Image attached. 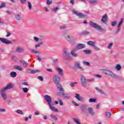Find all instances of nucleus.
<instances>
[{
    "mask_svg": "<svg viewBox=\"0 0 124 124\" xmlns=\"http://www.w3.org/2000/svg\"><path fill=\"white\" fill-rule=\"evenodd\" d=\"M93 81H94V78H93L86 79V78H85L84 76H81V84L84 88H87V85H86V84H87V82H93Z\"/></svg>",
    "mask_w": 124,
    "mask_h": 124,
    "instance_id": "obj_1",
    "label": "nucleus"
},
{
    "mask_svg": "<svg viewBox=\"0 0 124 124\" xmlns=\"http://www.w3.org/2000/svg\"><path fill=\"white\" fill-rule=\"evenodd\" d=\"M88 106L87 105H84L82 106V110L85 114L87 113H89L91 115H94V112L93 111V109L92 108H89L88 110H87Z\"/></svg>",
    "mask_w": 124,
    "mask_h": 124,
    "instance_id": "obj_2",
    "label": "nucleus"
},
{
    "mask_svg": "<svg viewBox=\"0 0 124 124\" xmlns=\"http://www.w3.org/2000/svg\"><path fill=\"white\" fill-rule=\"evenodd\" d=\"M103 72L106 74V75H108V76H111V77H112L113 78H116L117 77V75L110 70L105 69L103 70Z\"/></svg>",
    "mask_w": 124,
    "mask_h": 124,
    "instance_id": "obj_3",
    "label": "nucleus"
},
{
    "mask_svg": "<svg viewBox=\"0 0 124 124\" xmlns=\"http://www.w3.org/2000/svg\"><path fill=\"white\" fill-rule=\"evenodd\" d=\"M89 25L92 27V28H94L95 29H96L98 30V31H102V28H101V27L99 26L98 25L96 24L95 23H93L92 21H90L89 22Z\"/></svg>",
    "mask_w": 124,
    "mask_h": 124,
    "instance_id": "obj_4",
    "label": "nucleus"
},
{
    "mask_svg": "<svg viewBox=\"0 0 124 124\" xmlns=\"http://www.w3.org/2000/svg\"><path fill=\"white\" fill-rule=\"evenodd\" d=\"M53 82L55 84L58 85L60 84V82L61 81V78L59 77V76L55 75L53 78Z\"/></svg>",
    "mask_w": 124,
    "mask_h": 124,
    "instance_id": "obj_5",
    "label": "nucleus"
},
{
    "mask_svg": "<svg viewBox=\"0 0 124 124\" xmlns=\"http://www.w3.org/2000/svg\"><path fill=\"white\" fill-rule=\"evenodd\" d=\"M64 36L65 39H66V40L69 41V42H72V41H74V37H73V36H70L69 35L65 34L64 35Z\"/></svg>",
    "mask_w": 124,
    "mask_h": 124,
    "instance_id": "obj_6",
    "label": "nucleus"
},
{
    "mask_svg": "<svg viewBox=\"0 0 124 124\" xmlns=\"http://www.w3.org/2000/svg\"><path fill=\"white\" fill-rule=\"evenodd\" d=\"M1 96L4 99V100H6L7 99V95L5 93V90L1 89L0 91Z\"/></svg>",
    "mask_w": 124,
    "mask_h": 124,
    "instance_id": "obj_7",
    "label": "nucleus"
},
{
    "mask_svg": "<svg viewBox=\"0 0 124 124\" xmlns=\"http://www.w3.org/2000/svg\"><path fill=\"white\" fill-rule=\"evenodd\" d=\"M73 13H74V14H76V15L78 16L79 18H85L86 17V16L85 15H83L81 13L78 12L77 11L73 10Z\"/></svg>",
    "mask_w": 124,
    "mask_h": 124,
    "instance_id": "obj_8",
    "label": "nucleus"
},
{
    "mask_svg": "<svg viewBox=\"0 0 124 124\" xmlns=\"http://www.w3.org/2000/svg\"><path fill=\"white\" fill-rule=\"evenodd\" d=\"M57 94L60 96H63L65 98H70L71 96L70 94H64L63 93L60 92H58Z\"/></svg>",
    "mask_w": 124,
    "mask_h": 124,
    "instance_id": "obj_9",
    "label": "nucleus"
},
{
    "mask_svg": "<svg viewBox=\"0 0 124 124\" xmlns=\"http://www.w3.org/2000/svg\"><path fill=\"white\" fill-rule=\"evenodd\" d=\"M124 22V18H122L119 22V23L118 25L117 26V30L116 31V33H118L119 31H121V26H122V24H123V22Z\"/></svg>",
    "mask_w": 124,
    "mask_h": 124,
    "instance_id": "obj_10",
    "label": "nucleus"
},
{
    "mask_svg": "<svg viewBox=\"0 0 124 124\" xmlns=\"http://www.w3.org/2000/svg\"><path fill=\"white\" fill-rule=\"evenodd\" d=\"M75 66L76 67V68H78V69H80V71H84L85 69H83L82 66H81V65L80 64V62H76L75 63Z\"/></svg>",
    "mask_w": 124,
    "mask_h": 124,
    "instance_id": "obj_11",
    "label": "nucleus"
},
{
    "mask_svg": "<svg viewBox=\"0 0 124 124\" xmlns=\"http://www.w3.org/2000/svg\"><path fill=\"white\" fill-rule=\"evenodd\" d=\"M0 40L2 42V43H4L5 44H12V42L11 41H8L6 39L0 38Z\"/></svg>",
    "mask_w": 124,
    "mask_h": 124,
    "instance_id": "obj_12",
    "label": "nucleus"
},
{
    "mask_svg": "<svg viewBox=\"0 0 124 124\" xmlns=\"http://www.w3.org/2000/svg\"><path fill=\"white\" fill-rule=\"evenodd\" d=\"M83 48H85V45L83 44H78L77 46L76 49H75V51H77V50L80 49H83Z\"/></svg>",
    "mask_w": 124,
    "mask_h": 124,
    "instance_id": "obj_13",
    "label": "nucleus"
},
{
    "mask_svg": "<svg viewBox=\"0 0 124 124\" xmlns=\"http://www.w3.org/2000/svg\"><path fill=\"white\" fill-rule=\"evenodd\" d=\"M40 70H32L31 69H28L27 70V72L28 73H32V74H34L35 73H37V72H40Z\"/></svg>",
    "mask_w": 124,
    "mask_h": 124,
    "instance_id": "obj_14",
    "label": "nucleus"
},
{
    "mask_svg": "<svg viewBox=\"0 0 124 124\" xmlns=\"http://www.w3.org/2000/svg\"><path fill=\"white\" fill-rule=\"evenodd\" d=\"M45 98L47 102H48L49 105L51 104V102L52 101V98H51V96L48 95H46L45 96Z\"/></svg>",
    "mask_w": 124,
    "mask_h": 124,
    "instance_id": "obj_15",
    "label": "nucleus"
},
{
    "mask_svg": "<svg viewBox=\"0 0 124 124\" xmlns=\"http://www.w3.org/2000/svg\"><path fill=\"white\" fill-rule=\"evenodd\" d=\"M62 55L65 58L66 57H68V56H69V52H68V50H67V49H64L63 51H62Z\"/></svg>",
    "mask_w": 124,
    "mask_h": 124,
    "instance_id": "obj_16",
    "label": "nucleus"
},
{
    "mask_svg": "<svg viewBox=\"0 0 124 124\" xmlns=\"http://www.w3.org/2000/svg\"><path fill=\"white\" fill-rule=\"evenodd\" d=\"M13 88V85L11 84H9L6 86V87H4L2 88L4 91H6V90L12 89Z\"/></svg>",
    "mask_w": 124,
    "mask_h": 124,
    "instance_id": "obj_17",
    "label": "nucleus"
},
{
    "mask_svg": "<svg viewBox=\"0 0 124 124\" xmlns=\"http://www.w3.org/2000/svg\"><path fill=\"white\" fill-rule=\"evenodd\" d=\"M75 97L78 99L79 101H81L83 100V98L80 96V94L78 93H76L75 95Z\"/></svg>",
    "mask_w": 124,
    "mask_h": 124,
    "instance_id": "obj_18",
    "label": "nucleus"
},
{
    "mask_svg": "<svg viewBox=\"0 0 124 124\" xmlns=\"http://www.w3.org/2000/svg\"><path fill=\"white\" fill-rule=\"evenodd\" d=\"M57 89L60 91V92H62V93H63V91H64L63 88H62V85L60 83L57 84Z\"/></svg>",
    "mask_w": 124,
    "mask_h": 124,
    "instance_id": "obj_19",
    "label": "nucleus"
},
{
    "mask_svg": "<svg viewBox=\"0 0 124 124\" xmlns=\"http://www.w3.org/2000/svg\"><path fill=\"white\" fill-rule=\"evenodd\" d=\"M107 19H108V16H107V15H105L103 16L101 20H102V21L103 22V23H105V22H106V21H107Z\"/></svg>",
    "mask_w": 124,
    "mask_h": 124,
    "instance_id": "obj_20",
    "label": "nucleus"
},
{
    "mask_svg": "<svg viewBox=\"0 0 124 124\" xmlns=\"http://www.w3.org/2000/svg\"><path fill=\"white\" fill-rule=\"evenodd\" d=\"M89 2L91 3V4H97L98 1H97V0H90Z\"/></svg>",
    "mask_w": 124,
    "mask_h": 124,
    "instance_id": "obj_21",
    "label": "nucleus"
},
{
    "mask_svg": "<svg viewBox=\"0 0 124 124\" xmlns=\"http://www.w3.org/2000/svg\"><path fill=\"white\" fill-rule=\"evenodd\" d=\"M49 106L50 109L54 112H58V109L57 108H54V106H52L51 104H49Z\"/></svg>",
    "mask_w": 124,
    "mask_h": 124,
    "instance_id": "obj_22",
    "label": "nucleus"
},
{
    "mask_svg": "<svg viewBox=\"0 0 124 124\" xmlns=\"http://www.w3.org/2000/svg\"><path fill=\"white\" fill-rule=\"evenodd\" d=\"M56 69L57 71H58V72L59 73V74L60 75H62V69L59 67H56Z\"/></svg>",
    "mask_w": 124,
    "mask_h": 124,
    "instance_id": "obj_23",
    "label": "nucleus"
},
{
    "mask_svg": "<svg viewBox=\"0 0 124 124\" xmlns=\"http://www.w3.org/2000/svg\"><path fill=\"white\" fill-rule=\"evenodd\" d=\"M10 75L11 76V77H13V78L16 77V76H17V73L15 72H12L10 73Z\"/></svg>",
    "mask_w": 124,
    "mask_h": 124,
    "instance_id": "obj_24",
    "label": "nucleus"
},
{
    "mask_svg": "<svg viewBox=\"0 0 124 124\" xmlns=\"http://www.w3.org/2000/svg\"><path fill=\"white\" fill-rule=\"evenodd\" d=\"M71 55L72 56H73V57H77V56H78V55L77 54V53H76L75 52V51H74V50H72V51H71Z\"/></svg>",
    "mask_w": 124,
    "mask_h": 124,
    "instance_id": "obj_25",
    "label": "nucleus"
},
{
    "mask_svg": "<svg viewBox=\"0 0 124 124\" xmlns=\"http://www.w3.org/2000/svg\"><path fill=\"white\" fill-rule=\"evenodd\" d=\"M87 44L88 45H90V46H92L93 47H94V43L92 41H88L87 42Z\"/></svg>",
    "mask_w": 124,
    "mask_h": 124,
    "instance_id": "obj_26",
    "label": "nucleus"
},
{
    "mask_svg": "<svg viewBox=\"0 0 124 124\" xmlns=\"http://www.w3.org/2000/svg\"><path fill=\"white\" fill-rule=\"evenodd\" d=\"M115 68L118 71H120V70L122 69V66H121V65L118 64L116 65Z\"/></svg>",
    "mask_w": 124,
    "mask_h": 124,
    "instance_id": "obj_27",
    "label": "nucleus"
},
{
    "mask_svg": "<svg viewBox=\"0 0 124 124\" xmlns=\"http://www.w3.org/2000/svg\"><path fill=\"white\" fill-rule=\"evenodd\" d=\"M31 53H33V54H40V52L34 49H31Z\"/></svg>",
    "mask_w": 124,
    "mask_h": 124,
    "instance_id": "obj_28",
    "label": "nucleus"
},
{
    "mask_svg": "<svg viewBox=\"0 0 124 124\" xmlns=\"http://www.w3.org/2000/svg\"><path fill=\"white\" fill-rule=\"evenodd\" d=\"M14 68L15 69H17V70H20V71H21V70H22V68L20 66L15 65L14 66Z\"/></svg>",
    "mask_w": 124,
    "mask_h": 124,
    "instance_id": "obj_29",
    "label": "nucleus"
},
{
    "mask_svg": "<svg viewBox=\"0 0 124 124\" xmlns=\"http://www.w3.org/2000/svg\"><path fill=\"white\" fill-rule=\"evenodd\" d=\"M83 64L84 65H87V66H91V64H90V62H88L83 61Z\"/></svg>",
    "mask_w": 124,
    "mask_h": 124,
    "instance_id": "obj_30",
    "label": "nucleus"
},
{
    "mask_svg": "<svg viewBox=\"0 0 124 124\" xmlns=\"http://www.w3.org/2000/svg\"><path fill=\"white\" fill-rule=\"evenodd\" d=\"M23 51H24V49L22 48L17 47L16 49V52H18V53H21Z\"/></svg>",
    "mask_w": 124,
    "mask_h": 124,
    "instance_id": "obj_31",
    "label": "nucleus"
},
{
    "mask_svg": "<svg viewBox=\"0 0 124 124\" xmlns=\"http://www.w3.org/2000/svg\"><path fill=\"white\" fill-rule=\"evenodd\" d=\"M50 117L51 118H52V119H53V120H54L55 121H57V120H58V118H57L56 116L54 114H51Z\"/></svg>",
    "mask_w": 124,
    "mask_h": 124,
    "instance_id": "obj_32",
    "label": "nucleus"
},
{
    "mask_svg": "<svg viewBox=\"0 0 124 124\" xmlns=\"http://www.w3.org/2000/svg\"><path fill=\"white\" fill-rule=\"evenodd\" d=\"M105 116L107 118H110L111 117V113L109 112H107Z\"/></svg>",
    "mask_w": 124,
    "mask_h": 124,
    "instance_id": "obj_33",
    "label": "nucleus"
},
{
    "mask_svg": "<svg viewBox=\"0 0 124 124\" xmlns=\"http://www.w3.org/2000/svg\"><path fill=\"white\" fill-rule=\"evenodd\" d=\"M89 102L92 103V102H96V99L95 98H90L89 100Z\"/></svg>",
    "mask_w": 124,
    "mask_h": 124,
    "instance_id": "obj_34",
    "label": "nucleus"
},
{
    "mask_svg": "<svg viewBox=\"0 0 124 124\" xmlns=\"http://www.w3.org/2000/svg\"><path fill=\"white\" fill-rule=\"evenodd\" d=\"M16 113H17V114H20V115H24V112H23V111L20 109L17 110Z\"/></svg>",
    "mask_w": 124,
    "mask_h": 124,
    "instance_id": "obj_35",
    "label": "nucleus"
},
{
    "mask_svg": "<svg viewBox=\"0 0 124 124\" xmlns=\"http://www.w3.org/2000/svg\"><path fill=\"white\" fill-rule=\"evenodd\" d=\"M16 19L17 20H21V16L19 15H16Z\"/></svg>",
    "mask_w": 124,
    "mask_h": 124,
    "instance_id": "obj_36",
    "label": "nucleus"
},
{
    "mask_svg": "<svg viewBox=\"0 0 124 124\" xmlns=\"http://www.w3.org/2000/svg\"><path fill=\"white\" fill-rule=\"evenodd\" d=\"M28 7L29 9H31L32 7V6H31V3L29 1H28Z\"/></svg>",
    "mask_w": 124,
    "mask_h": 124,
    "instance_id": "obj_37",
    "label": "nucleus"
},
{
    "mask_svg": "<svg viewBox=\"0 0 124 124\" xmlns=\"http://www.w3.org/2000/svg\"><path fill=\"white\" fill-rule=\"evenodd\" d=\"M47 0V4L48 5H50L52 3V1H53V0Z\"/></svg>",
    "mask_w": 124,
    "mask_h": 124,
    "instance_id": "obj_38",
    "label": "nucleus"
},
{
    "mask_svg": "<svg viewBox=\"0 0 124 124\" xmlns=\"http://www.w3.org/2000/svg\"><path fill=\"white\" fill-rule=\"evenodd\" d=\"M22 90L24 93H27L29 91V90L27 88H22Z\"/></svg>",
    "mask_w": 124,
    "mask_h": 124,
    "instance_id": "obj_39",
    "label": "nucleus"
},
{
    "mask_svg": "<svg viewBox=\"0 0 124 124\" xmlns=\"http://www.w3.org/2000/svg\"><path fill=\"white\" fill-rule=\"evenodd\" d=\"M76 84H77V82H73L70 83V86L71 87H73L75 86V85H76Z\"/></svg>",
    "mask_w": 124,
    "mask_h": 124,
    "instance_id": "obj_40",
    "label": "nucleus"
},
{
    "mask_svg": "<svg viewBox=\"0 0 124 124\" xmlns=\"http://www.w3.org/2000/svg\"><path fill=\"white\" fill-rule=\"evenodd\" d=\"M3 7H5V3H2L1 5H0V8H3Z\"/></svg>",
    "mask_w": 124,
    "mask_h": 124,
    "instance_id": "obj_41",
    "label": "nucleus"
},
{
    "mask_svg": "<svg viewBox=\"0 0 124 124\" xmlns=\"http://www.w3.org/2000/svg\"><path fill=\"white\" fill-rule=\"evenodd\" d=\"M34 40H35V41H36V42H38V41H39V38H38V37H34Z\"/></svg>",
    "mask_w": 124,
    "mask_h": 124,
    "instance_id": "obj_42",
    "label": "nucleus"
},
{
    "mask_svg": "<svg viewBox=\"0 0 124 124\" xmlns=\"http://www.w3.org/2000/svg\"><path fill=\"white\" fill-rule=\"evenodd\" d=\"M72 103L73 104H74V105H75V106H79V105L78 104H77V103H76V102L73 101H72Z\"/></svg>",
    "mask_w": 124,
    "mask_h": 124,
    "instance_id": "obj_43",
    "label": "nucleus"
},
{
    "mask_svg": "<svg viewBox=\"0 0 124 124\" xmlns=\"http://www.w3.org/2000/svg\"><path fill=\"white\" fill-rule=\"evenodd\" d=\"M41 44H42V43H40V44H36V45H35V48H38V47H40Z\"/></svg>",
    "mask_w": 124,
    "mask_h": 124,
    "instance_id": "obj_44",
    "label": "nucleus"
},
{
    "mask_svg": "<svg viewBox=\"0 0 124 124\" xmlns=\"http://www.w3.org/2000/svg\"><path fill=\"white\" fill-rule=\"evenodd\" d=\"M116 25H117V21H114L111 23V26H112V27L116 26Z\"/></svg>",
    "mask_w": 124,
    "mask_h": 124,
    "instance_id": "obj_45",
    "label": "nucleus"
},
{
    "mask_svg": "<svg viewBox=\"0 0 124 124\" xmlns=\"http://www.w3.org/2000/svg\"><path fill=\"white\" fill-rule=\"evenodd\" d=\"M112 46H113V43H111L109 44L108 46V49H111Z\"/></svg>",
    "mask_w": 124,
    "mask_h": 124,
    "instance_id": "obj_46",
    "label": "nucleus"
},
{
    "mask_svg": "<svg viewBox=\"0 0 124 124\" xmlns=\"http://www.w3.org/2000/svg\"><path fill=\"white\" fill-rule=\"evenodd\" d=\"M59 10L58 7L54 8L53 9H52V11H54V12H56L57 10Z\"/></svg>",
    "mask_w": 124,
    "mask_h": 124,
    "instance_id": "obj_47",
    "label": "nucleus"
},
{
    "mask_svg": "<svg viewBox=\"0 0 124 124\" xmlns=\"http://www.w3.org/2000/svg\"><path fill=\"white\" fill-rule=\"evenodd\" d=\"M38 79H39V80L40 81H43V78L42 76L38 77Z\"/></svg>",
    "mask_w": 124,
    "mask_h": 124,
    "instance_id": "obj_48",
    "label": "nucleus"
},
{
    "mask_svg": "<svg viewBox=\"0 0 124 124\" xmlns=\"http://www.w3.org/2000/svg\"><path fill=\"white\" fill-rule=\"evenodd\" d=\"M94 76L95 77H97V78H101L102 77V76L100 75H95Z\"/></svg>",
    "mask_w": 124,
    "mask_h": 124,
    "instance_id": "obj_49",
    "label": "nucleus"
},
{
    "mask_svg": "<svg viewBox=\"0 0 124 124\" xmlns=\"http://www.w3.org/2000/svg\"><path fill=\"white\" fill-rule=\"evenodd\" d=\"M21 84L23 86H29V84H28V82H22Z\"/></svg>",
    "mask_w": 124,
    "mask_h": 124,
    "instance_id": "obj_50",
    "label": "nucleus"
},
{
    "mask_svg": "<svg viewBox=\"0 0 124 124\" xmlns=\"http://www.w3.org/2000/svg\"><path fill=\"white\" fill-rule=\"evenodd\" d=\"M60 28L61 30H63V29H66V26H65V25H63V26H61V27H60Z\"/></svg>",
    "mask_w": 124,
    "mask_h": 124,
    "instance_id": "obj_51",
    "label": "nucleus"
},
{
    "mask_svg": "<svg viewBox=\"0 0 124 124\" xmlns=\"http://www.w3.org/2000/svg\"><path fill=\"white\" fill-rule=\"evenodd\" d=\"M84 53H86V54H90L91 53V50H84Z\"/></svg>",
    "mask_w": 124,
    "mask_h": 124,
    "instance_id": "obj_52",
    "label": "nucleus"
},
{
    "mask_svg": "<svg viewBox=\"0 0 124 124\" xmlns=\"http://www.w3.org/2000/svg\"><path fill=\"white\" fill-rule=\"evenodd\" d=\"M59 104L60 105H61V106L63 105V103L62 102V100H59Z\"/></svg>",
    "mask_w": 124,
    "mask_h": 124,
    "instance_id": "obj_53",
    "label": "nucleus"
},
{
    "mask_svg": "<svg viewBox=\"0 0 124 124\" xmlns=\"http://www.w3.org/2000/svg\"><path fill=\"white\" fill-rule=\"evenodd\" d=\"M11 34L9 32H7V35H6V37H8V36H10Z\"/></svg>",
    "mask_w": 124,
    "mask_h": 124,
    "instance_id": "obj_54",
    "label": "nucleus"
},
{
    "mask_svg": "<svg viewBox=\"0 0 124 124\" xmlns=\"http://www.w3.org/2000/svg\"><path fill=\"white\" fill-rule=\"evenodd\" d=\"M37 60L39 61V62H41L42 59L41 58L39 57V56H37Z\"/></svg>",
    "mask_w": 124,
    "mask_h": 124,
    "instance_id": "obj_55",
    "label": "nucleus"
},
{
    "mask_svg": "<svg viewBox=\"0 0 124 124\" xmlns=\"http://www.w3.org/2000/svg\"><path fill=\"white\" fill-rule=\"evenodd\" d=\"M96 89L98 91L99 93H103L101 90L98 89V88H96Z\"/></svg>",
    "mask_w": 124,
    "mask_h": 124,
    "instance_id": "obj_56",
    "label": "nucleus"
},
{
    "mask_svg": "<svg viewBox=\"0 0 124 124\" xmlns=\"http://www.w3.org/2000/svg\"><path fill=\"white\" fill-rule=\"evenodd\" d=\"M6 111L4 108H0V112H5Z\"/></svg>",
    "mask_w": 124,
    "mask_h": 124,
    "instance_id": "obj_57",
    "label": "nucleus"
},
{
    "mask_svg": "<svg viewBox=\"0 0 124 124\" xmlns=\"http://www.w3.org/2000/svg\"><path fill=\"white\" fill-rule=\"evenodd\" d=\"M19 62H20V63H22V64H24L26 62H25L23 60H20L19 61Z\"/></svg>",
    "mask_w": 124,
    "mask_h": 124,
    "instance_id": "obj_58",
    "label": "nucleus"
},
{
    "mask_svg": "<svg viewBox=\"0 0 124 124\" xmlns=\"http://www.w3.org/2000/svg\"><path fill=\"white\" fill-rule=\"evenodd\" d=\"M23 66L24 67H27V66H28V63H27V62H24V63H23Z\"/></svg>",
    "mask_w": 124,
    "mask_h": 124,
    "instance_id": "obj_59",
    "label": "nucleus"
},
{
    "mask_svg": "<svg viewBox=\"0 0 124 124\" xmlns=\"http://www.w3.org/2000/svg\"><path fill=\"white\" fill-rule=\"evenodd\" d=\"M26 1H27V0H21V2L23 4L26 3Z\"/></svg>",
    "mask_w": 124,
    "mask_h": 124,
    "instance_id": "obj_60",
    "label": "nucleus"
},
{
    "mask_svg": "<svg viewBox=\"0 0 124 124\" xmlns=\"http://www.w3.org/2000/svg\"><path fill=\"white\" fill-rule=\"evenodd\" d=\"M93 47L95 49H96V50H97L98 51L100 50L99 47L95 46V45H94V46H93Z\"/></svg>",
    "mask_w": 124,
    "mask_h": 124,
    "instance_id": "obj_61",
    "label": "nucleus"
},
{
    "mask_svg": "<svg viewBox=\"0 0 124 124\" xmlns=\"http://www.w3.org/2000/svg\"><path fill=\"white\" fill-rule=\"evenodd\" d=\"M99 107H100V105L97 104L96 107V109H99Z\"/></svg>",
    "mask_w": 124,
    "mask_h": 124,
    "instance_id": "obj_62",
    "label": "nucleus"
},
{
    "mask_svg": "<svg viewBox=\"0 0 124 124\" xmlns=\"http://www.w3.org/2000/svg\"><path fill=\"white\" fill-rule=\"evenodd\" d=\"M44 10H45V11H48V9L46 7H45L44 8Z\"/></svg>",
    "mask_w": 124,
    "mask_h": 124,
    "instance_id": "obj_63",
    "label": "nucleus"
},
{
    "mask_svg": "<svg viewBox=\"0 0 124 124\" xmlns=\"http://www.w3.org/2000/svg\"><path fill=\"white\" fill-rule=\"evenodd\" d=\"M35 115H39V112L38 111H36L35 112Z\"/></svg>",
    "mask_w": 124,
    "mask_h": 124,
    "instance_id": "obj_64",
    "label": "nucleus"
}]
</instances>
